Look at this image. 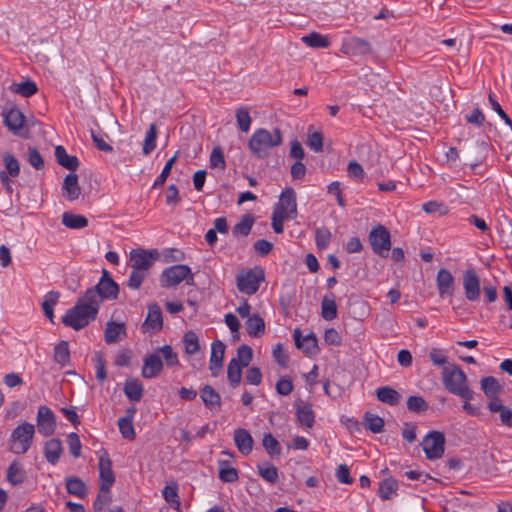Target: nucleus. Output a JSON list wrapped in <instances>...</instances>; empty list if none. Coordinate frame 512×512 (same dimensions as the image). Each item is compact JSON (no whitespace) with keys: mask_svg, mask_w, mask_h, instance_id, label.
<instances>
[{"mask_svg":"<svg viewBox=\"0 0 512 512\" xmlns=\"http://www.w3.org/2000/svg\"><path fill=\"white\" fill-rule=\"evenodd\" d=\"M119 293L118 284L103 270L98 283L85 291L75 306L66 311L62 317L65 326L78 331L96 319L100 305L104 300H115Z\"/></svg>","mask_w":512,"mask_h":512,"instance_id":"nucleus-1","label":"nucleus"},{"mask_svg":"<svg viewBox=\"0 0 512 512\" xmlns=\"http://www.w3.org/2000/svg\"><path fill=\"white\" fill-rule=\"evenodd\" d=\"M283 136L279 129L269 131L264 128L256 129L248 141L250 152L258 159L267 158L270 150L280 146Z\"/></svg>","mask_w":512,"mask_h":512,"instance_id":"nucleus-2","label":"nucleus"},{"mask_svg":"<svg viewBox=\"0 0 512 512\" xmlns=\"http://www.w3.org/2000/svg\"><path fill=\"white\" fill-rule=\"evenodd\" d=\"M442 382L447 391L463 400H472L474 393L469 388L467 376L455 364L445 366L442 370Z\"/></svg>","mask_w":512,"mask_h":512,"instance_id":"nucleus-3","label":"nucleus"},{"mask_svg":"<svg viewBox=\"0 0 512 512\" xmlns=\"http://www.w3.org/2000/svg\"><path fill=\"white\" fill-rule=\"evenodd\" d=\"M35 436V427L28 422H22L16 426L9 437V451L16 455H22L29 451Z\"/></svg>","mask_w":512,"mask_h":512,"instance_id":"nucleus-4","label":"nucleus"},{"mask_svg":"<svg viewBox=\"0 0 512 512\" xmlns=\"http://www.w3.org/2000/svg\"><path fill=\"white\" fill-rule=\"evenodd\" d=\"M264 280L265 273L261 267L243 268L236 275V286L240 293L250 296L259 290Z\"/></svg>","mask_w":512,"mask_h":512,"instance_id":"nucleus-5","label":"nucleus"},{"mask_svg":"<svg viewBox=\"0 0 512 512\" xmlns=\"http://www.w3.org/2000/svg\"><path fill=\"white\" fill-rule=\"evenodd\" d=\"M369 244L373 252L380 257H387L391 249V235L388 229L378 224L371 229L368 235Z\"/></svg>","mask_w":512,"mask_h":512,"instance_id":"nucleus-6","label":"nucleus"},{"mask_svg":"<svg viewBox=\"0 0 512 512\" xmlns=\"http://www.w3.org/2000/svg\"><path fill=\"white\" fill-rule=\"evenodd\" d=\"M184 280H187V284L193 281V274L190 267L184 264L170 266L166 268L160 276L161 286L165 288L177 286Z\"/></svg>","mask_w":512,"mask_h":512,"instance_id":"nucleus-7","label":"nucleus"},{"mask_svg":"<svg viewBox=\"0 0 512 512\" xmlns=\"http://www.w3.org/2000/svg\"><path fill=\"white\" fill-rule=\"evenodd\" d=\"M273 212L289 219H295L297 217L296 193L292 187H286L281 192L279 201L275 204Z\"/></svg>","mask_w":512,"mask_h":512,"instance_id":"nucleus-8","label":"nucleus"},{"mask_svg":"<svg viewBox=\"0 0 512 512\" xmlns=\"http://www.w3.org/2000/svg\"><path fill=\"white\" fill-rule=\"evenodd\" d=\"M445 438L441 432L431 431L422 441V448L429 460L439 459L444 454Z\"/></svg>","mask_w":512,"mask_h":512,"instance_id":"nucleus-9","label":"nucleus"},{"mask_svg":"<svg viewBox=\"0 0 512 512\" xmlns=\"http://www.w3.org/2000/svg\"><path fill=\"white\" fill-rule=\"evenodd\" d=\"M4 125L14 134H17L25 124L23 113L14 105H5L2 110Z\"/></svg>","mask_w":512,"mask_h":512,"instance_id":"nucleus-10","label":"nucleus"},{"mask_svg":"<svg viewBox=\"0 0 512 512\" xmlns=\"http://www.w3.org/2000/svg\"><path fill=\"white\" fill-rule=\"evenodd\" d=\"M99 482L102 490H110L115 482V475L112 470V462L109 455L104 452L98 457Z\"/></svg>","mask_w":512,"mask_h":512,"instance_id":"nucleus-11","label":"nucleus"},{"mask_svg":"<svg viewBox=\"0 0 512 512\" xmlns=\"http://www.w3.org/2000/svg\"><path fill=\"white\" fill-rule=\"evenodd\" d=\"M37 428L38 432L48 437L55 431L56 421L52 410L47 406H40L37 412Z\"/></svg>","mask_w":512,"mask_h":512,"instance_id":"nucleus-12","label":"nucleus"},{"mask_svg":"<svg viewBox=\"0 0 512 512\" xmlns=\"http://www.w3.org/2000/svg\"><path fill=\"white\" fill-rule=\"evenodd\" d=\"M463 288L465 297L471 302L479 300L480 297V280L473 269H468L463 274Z\"/></svg>","mask_w":512,"mask_h":512,"instance_id":"nucleus-13","label":"nucleus"},{"mask_svg":"<svg viewBox=\"0 0 512 512\" xmlns=\"http://www.w3.org/2000/svg\"><path fill=\"white\" fill-rule=\"evenodd\" d=\"M225 349L226 346L221 340H215L211 344L209 370L213 377H217L222 370Z\"/></svg>","mask_w":512,"mask_h":512,"instance_id":"nucleus-14","label":"nucleus"},{"mask_svg":"<svg viewBox=\"0 0 512 512\" xmlns=\"http://www.w3.org/2000/svg\"><path fill=\"white\" fill-rule=\"evenodd\" d=\"M157 251L133 250L130 253L131 268L147 272L153 265Z\"/></svg>","mask_w":512,"mask_h":512,"instance_id":"nucleus-15","label":"nucleus"},{"mask_svg":"<svg viewBox=\"0 0 512 512\" xmlns=\"http://www.w3.org/2000/svg\"><path fill=\"white\" fill-rule=\"evenodd\" d=\"M436 284L441 298L452 297L455 290V280L451 272L441 268L436 276Z\"/></svg>","mask_w":512,"mask_h":512,"instance_id":"nucleus-16","label":"nucleus"},{"mask_svg":"<svg viewBox=\"0 0 512 512\" xmlns=\"http://www.w3.org/2000/svg\"><path fill=\"white\" fill-rule=\"evenodd\" d=\"M372 48L368 41L352 37L342 45V52L349 56H362L371 53Z\"/></svg>","mask_w":512,"mask_h":512,"instance_id":"nucleus-17","label":"nucleus"},{"mask_svg":"<svg viewBox=\"0 0 512 512\" xmlns=\"http://www.w3.org/2000/svg\"><path fill=\"white\" fill-rule=\"evenodd\" d=\"M163 369V362L158 352L147 355L143 360L142 377L152 379L157 377Z\"/></svg>","mask_w":512,"mask_h":512,"instance_id":"nucleus-18","label":"nucleus"},{"mask_svg":"<svg viewBox=\"0 0 512 512\" xmlns=\"http://www.w3.org/2000/svg\"><path fill=\"white\" fill-rule=\"evenodd\" d=\"M296 417L300 424L307 428H311L315 423V416L310 403L297 401L295 403Z\"/></svg>","mask_w":512,"mask_h":512,"instance_id":"nucleus-19","label":"nucleus"},{"mask_svg":"<svg viewBox=\"0 0 512 512\" xmlns=\"http://www.w3.org/2000/svg\"><path fill=\"white\" fill-rule=\"evenodd\" d=\"M295 345L307 355H315L318 352L317 338L310 334L301 337L299 330L294 331Z\"/></svg>","mask_w":512,"mask_h":512,"instance_id":"nucleus-20","label":"nucleus"},{"mask_svg":"<svg viewBox=\"0 0 512 512\" xmlns=\"http://www.w3.org/2000/svg\"><path fill=\"white\" fill-rule=\"evenodd\" d=\"M126 336V327L124 323L109 321L106 323L104 331V340L107 344H113Z\"/></svg>","mask_w":512,"mask_h":512,"instance_id":"nucleus-21","label":"nucleus"},{"mask_svg":"<svg viewBox=\"0 0 512 512\" xmlns=\"http://www.w3.org/2000/svg\"><path fill=\"white\" fill-rule=\"evenodd\" d=\"M234 442L238 451L243 455H248L253 449V439L250 433L243 428L234 431Z\"/></svg>","mask_w":512,"mask_h":512,"instance_id":"nucleus-22","label":"nucleus"},{"mask_svg":"<svg viewBox=\"0 0 512 512\" xmlns=\"http://www.w3.org/2000/svg\"><path fill=\"white\" fill-rule=\"evenodd\" d=\"M63 453L62 443L59 439L52 438L44 445V456L47 462L51 465L58 463Z\"/></svg>","mask_w":512,"mask_h":512,"instance_id":"nucleus-23","label":"nucleus"},{"mask_svg":"<svg viewBox=\"0 0 512 512\" xmlns=\"http://www.w3.org/2000/svg\"><path fill=\"white\" fill-rule=\"evenodd\" d=\"M146 330L159 331L163 327V318L160 307L152 304L148 307V314L144 322Z\"/></svg>","mask_w":512,"mask_h":512,"instance_id":"nucleus-24","label":"nucleus"},{"mask_svg":"<svg viewBox=\"0 0 512 512\" xmlns=\"http://www.w3.org/2000/svg\"><path fill=\"white\" fill-rule=\"evenodd\" d=\"M63 195L69 201H74L79 198L81 189L78 185V176L75 173L68 174L63 182Z\"/></svg>","mask_w":512,"mask_h":512,"instance_id":"nucleus-25","label":"nucleus"},{"mask_svg":"<svg viewBox=\"0 0 512 512\" xmlns=\"http://www.w3.org/2000/svg\"><path fill=\"white\" fill-rule=\"evenodd\" d=\"M480 383L481 389L483 390L485 396L489 399L488 402H493L494 400H501L498 397V395L501 392L502 388L496 378L492 376L483 377Z\"/></svg>","mask_w":512,"mask_h":512,"instance_id":"nucleus-26","label":"nucleus"},{"mask_svg":"<svg viewBox=\"0 0 512 512\" xmlns=\"http://www.w3.org/2000/svg\"><path fill=\"white\" fill-rule=\"evenodd\" d=\"M488 409L493 413H499L501 424L512 428V409L505 407L502 400H494L487 403Z\"/></svg>","mask_w":512,"mask_h":512,"instance_id":"nucleus-27","label":"nucleus"},{"mask_svg":"<svg viewBox=\"0 0 512 512\" xmlns=\"http://www.w3.org/2000/svg\"><path fill=\"white\" fill-rule=\"evenodd\" d=\"M200 396L204 405L211 411H217L220 409V395L211 386H204L200 391Z\"/></svg>","mask_w":512,"mask_h":512,"instance_id":"nucleus-28","label":"nucleus"},{"mask_svg":"<svg viewBox=\"0 0 512 512\" xmlns=\"http://www.w3.org/2000/svg\"><path fill=\"white\" fill-rule=\"evenodd\" d=\"M321 316L327 321L334 320L337 317L336 299L332 292L325 294L322 299Z\"/></svg>","mask_w":512,"mask_h":512,"instance_id":"nucleus-29","label":"nucleus"},{"mask_svg":"<svg viewBox=\"0 0 512 512\" xmlns=\"http://www.w3.org/2000/svg\"><path fill=\"white\" fill-rule=\"evenodd\" d=\"M9 90L22 97L29 98L38 92V87L34 81L26 79L22 82H13L9 86Z\"/></svg>","mask_w":512,"mask_h":512,"instance_id":"nucleus-30","label":"nucleus"},{"mask_svg":"<svg viewBox=\"0 0 512 512\" xmlns=\"http://www.w3.org/2000/svg\"><path fill=\"white\" fill-rule=\"evenodd\" d=\"M55 157L61 166L71 171H75L79 166L78 158L76 156L68 155L63 146H56Z\"/></svg>","mask_w":512,"mask_h":512,"instance_id":"nucleus-31","label":"nucleus"},{"mask_svg":"<svg viewBox=\"0 0 512 512\" xmlns=\"http://www.w3.org/2000/svg\"><path fill=\"white\" fill-rule=\"evenodd\" d=\"M245 326L248 335L252 337H260L265 332V322L258 313L248 317Z\"/></svg>","mask_w":512,"mask_h":512,"instance_id":"nucleus-32","label":"nucleus"},{"mask_svg":"<svg viewBox=\"0 0 512 512\" xmlns=\"http://www.w3.org/2000/svg\"><path fill=\"white\" fill-rule=\"evenodd\" d=\"M377 399L385 404L390 406H395L399 403L401 396L400 394L393 388L389 386H383L377 389L376 391Z\"/></svg>","mask_w":512,"mask_h":512,"instance_id":"nucleus-33","label":"nucleus"},{"mask_svg":"<svg viewBox=\"0 0 512 512\" xmlns=\"http://www.w3.org/2000/svg\"><path fill=\"white\" fill-rule=\"evenodd\" d=\"M398 482L394 478L383 479L379 483L378 495L383 500H389L397 495Z\"/></svg>","mask_w":512,"mask_h":512,"instance_id":"nucleus-34","label":"nucleus"},{"mask_svg":"<svg viewBox=\"0 0 512 512\" xmlns=\"http://www.w3.org/2000/svg\"><path fill=\"white\" fill-rule=\"evenodd\" d=\"M7 481L12 485H20L24 482L26 478L25 471L22 465L18 461H13L8 469L6 474Z\"/></svg>","mask_w":512,"mask_h":512,"instance_id":"nucleus-35","label":"nucleus"},{"mask_svg":"<svg viewBox=\"0 0 512 512\" xmlns=\"http://www.w3.org/2000/svg\"><path fill=\"white\" fill-rule=\"evenodd\" d=\"M66 489L69 494L79 498H85L87 495L85 483L76 476L66 478Z\"/></svg>","mask_w":512,"mask_h":512,"instance_id":"nucleus-36","label":"nucleus"},{"mask_svg":"<svg viewBox=\"0 0 512 512\" xmlns=\"http://www.w3.org/2000/svg\"><path fill=\"white\" fill-rule=\"evenodd\" d=\"M62 223L70 229H81L88 225V220L82 215L65 212L62 215Z\"/></svg>","mask_w":512,"mask_h":512,"instance_id":"nucleus-37","label":"nucleus"},{"mask_svg":"<svg viewBox=\"0 0 512 512\" xmlns=\"http://www.w3.org/2000/svg\"><path fill=\"white\" fill-rule=\"evenodd\" d=\"M219 464V478L221 481L225 483H233L236 482L239 478L238 471L230 466L228 461L221 460L218 462Z\"/></svg>","mask_w":512,"mask_h":512,"instance_id":"nucleus-38","label":"nucleus"},{"mask_svg":"<svg viewBox=\"0 0 512 512\" xmlns=\"http://www.w3.org/2000/svg\"><path fill=\"white\" fill-rule=\"evenodd\" d=\"M126 397L133 402H139L143 396V386L138 380L127 381L124 385Z\"/></svg>","mask_w":512,"mask_h":512,"instance_id":"nucleus-39","label":"nucleus"},{"mask_svg":"<svg viewBox=\"0 0 512 512\" xmlns=\"http://www.w3.org/2000/svg\"><path fill=\"white\" fill-rule=\"evenodd\" d=\"M301 40L304 44L313 48H327L330 45L329 38L317 32H312L308 35H305L301 38Z\"/></svg>","mask_w":512,"mask_h":512,"instance_id":"nucleus-40","label":"nucleus"},{"mask_svg":"<svg viewBox=\"0 0 512 512\" xmlns=\"http://www.w3.org/2000/svg\"><path fill=\"white\" fill-rule=\"evenodd\" d=\"M2 160H3L4 166H5L4 171L7 173V176H10L12 178L19 176L20 164H19V161L17 160V158L13 154H11L9 152H4L2 154Z\"/></svg>","mask_w":512,"mask_h":512,"instance_id":"nucleus-41","label":"nucleus"},{"mask_svg":"<svg viewBox=\"0 0 512 512\" xmlns=\"http://www.w3.org/2000/svg\"><path fill=\"white\" fill-rule=\"evenodd\" d=\"M59 297H60L59 292L50 291L44 296V299L42 302L43 312H44L45 316L51 322H53V317H54L53 309H54V306L57 304Z\"/></svg>","mask_w":512,"mask_h":512,"instance_id":"nucleus-42","label":"nucleus"},{"mask_svg":"<svg viewBox=\"0 0 512 512\" xmlns=\"http://www.w3.org/2000/svg\"><path fill=\"white\" fill-rule=\"evenodd\" d=\"M254 224V217L251 214H245L241 217L240 221L233 227L234 236H247L249 235Z\"/></svg>","mask_w":512,"mask_h":512,"instance_id":"nucleus-43","label":"nucleus"},{"mask_svg":"<svg viewBox=\"0 0 512 512\" xmlns=\"http://www.w3.org/2000/svg\"><path fill=\"white\" fill-rule=\"evenodd\" d=\"M54 360L62 367L70 362V352L67 341L59 342L54 348Z\"/></svg>","mask_w":512,"mask_h":512,"instance_id":"nucleus-44","label":"nucleus"},{"mask_svg":"<svg viewBox=\"0 0 512 512\" xmlns=\"http://www.w3.org/2000/svg\"><path fill=\"white\" fill-rule=\"evenodd\" d=\"M242 368L239 363H236V360H230L227 367V378L230 385L235 388L237 387L242 378Z\"/></svg>","mask_w":512,"mask_h":512,"instance_id":"nucleus-45","label":"nucleus"},{"mask_svg":"<svg viewBox=\"0 0 512 512\" xmlns=\"http://www.w3.org/2000/svg\"><path fill=\"white\" fill-rule=\"evenodd\" d=\"M364 426L373 433H381L384 427V420L376 414L366 412L364 415Z\"/></svg>","mask_w":512,"mask_h":512,"instance_id":"nucleus-46","label":"nucleus"},{"mask_svg":"<svg viewBox=\"0 0 512 512\" xmlns=\"http://www.w3.org/2000/svg\"><path fill=\"white\" fill-rule=\"evenodd\" d=\"M157 127L154 123L149 126L146 132L142 152L144 155H149L156 148Z\"/></svg>","mask_w":512,"mask_h":512,"instance_id":"nucleus-47","label":"nucleus"},{"mask_svg":"<svg viewBox=\"0 0 512 512\" xmlns=\"http://www.w3.org/2000/svg\"><path fill=\"white\" fill-rule=\"evenodd\" d=\"M259 475L267 482L274 484L278 480V469L269 463L258 465Z\"/></svg>","mask_w":512,"mask_h":512,"instance_id":"nucleus-48","label":"nucleus"},{"mask_svg":"<svg viewBox=\"0 0 512 512\" xmlns=\"http://www.w3.org/2000/svg\"><path fill=\"white\" fill-rule=\"evenodd\" d=\"M183 344L185 352L189 355H194L200 349L198 336L193 331H188L184 334Z\"/></svg>","mask_w":512,"mask_h":512,"instance_id":"nucleus-49","label":"nucleus"},{"mask_svg":"<svg viewBox=\"0 0 512 512\" xmlns=\"http://www.w3.org/2000/svg\"><path fill=\"white\" fill-rule=\"evenodd\" d=\"M178 156H179V151H176L175 154L166 162V164L164 165V167L162 169V172L155 179V181L153 183V188L161 187L164 185Z\"/></svg>","mask_w":512,"mask_h":512,"instance_id":"nucleus-50","label":"nucleus"},{"mask_svg":"<svg viewBox=\"0 0 512 512\" xmlns=\"http://www.w3.org/2000/svg\"><path fill=\"white\" fill-rule=\"evenodd\" d=\"M157 352L165 360L168 367H175L179 365V359L177 353L173 350L170 345H164L157 349Z\"/></svg>","mask_w":512,"mask_h":512,"instance_id":"nucleus-51","label":"nucleus"},{"mask_svg":"<svg viewBox=\"0 0 512 512\" xmlns=\"http://www.w3.org/2000/svg\"><path fill=\"white\" fill-rule=\"evenodd\" d=\"M236 120L239 129L242 132H248L251 126L252 119L249 110L246 107H240L236 110Z\"/></svg>","mask_w":512,"mask_h":512,"instance_id":"nucleus-52","label":"nucleus"},{"mask_svg":"<svg viewBox=\"0 0 512 512\" xmlns=\"http://www.w3.org/2000/svg\"><path fill=\"white\" fill-rule=\"evenodd\" d=\"M253 357V352L250 346L248 345H241L237 349V357L232 358L231 360H236V363H239L241 367H247Z\"/></svg>","mask_w":512,"mask_h":512,"instance_id":"nucleus-53","label":"nucleus"},{"mask_svg":"<svg viewBox=\"0 0 512 512\" xmlns=\"http://www.w3.org/2000/svg\"><path fill=\"white\" fill-rule=\"evenodd\" d=\"M110 502V490H102V487H99L98 495L93 503L94 512H104L105 507Z\"/></svg>","mask_w":512,"mask_h":512,"instance_id":"nucleus-54","label":"nucleus"},{"mask_svg":"<svg viewBox=\"0 0 512 512\" xmlns=\"http://www.w3.org/2000/svg\"><path fill=\"white\" fill-rule=\"evenodd\" d=\"M262 444L270 456L280 454V444L271 433L264 434Z\"/></svg>","mask_w":512,"mask_h":512,"instance_id":"nucleus-55","label":"nucleus"},{"mask_svg":"<svg viewBox=\"0 0 512 512\" xmlns=\"http://www.w3.org/2000/svg\"><path fill=\"white\" fill-rule=\"evenodd\" d=\"M422 209L427 214L439 213L440 215H446L448 213V207L440 201H427L422 205Z\"/></svg>","mask_w":512,"mask_h":512,"instance_id":"nucleus-56","label":"nucleus"},{"mask_svg":"<svg viewBox=\"0 0 512 512\" xmlns=\"http://www.w3.org/2000/svg\"><path fill=\"white\" fill-rule=\"evenodd\" d=\"M210 167L218 168L220 170H224L226 167V162L224 159L223 151L220 146H216L213 148L210 159H209Z\"/></svg>","mask_w":512,"mask_h":512,"instance_id":"nucleus-57","label":"nucleus"},{"mask_svg":"<svg viewBox=\"0 0 512 512\" xmlns=\"http://www.w3.org/2000/svg\"><path fill=\"white\" fill-rule=\"evenodd\" d=\"M331 232L327 228H318L315 233V242L319 249H326L331 242Z\"/></svg>","mask_w":512,"mask_h":512,"instance_id":"nucleus-58","label":"nucleus"},{"mask_svg":"<svg viewBox=\"0 0 512 512\" xmlns=\"http://www.w3.org/2000/svg\"><path fill=\"white\" fill-rule=\"evenodd\" d=\"M146 277L147 272L132 268V271L127 281V286L130 289L136 290L140 288Z\"/></svg>","mask_w":512,"mask_h":512,"instance_id":"nucleus-59","label":"nucleus"},{"mask_svg":"<svg viewBox=\"0 0 512 512\" xmlns=\"http://www.w3.org/2000/svg\"><path fill=\"white\" fill-rule=\"evenodd\" d=\"M118 428L123 438L133 440L136 436L133 421L118 419Z\"/></svg>","mask_w":512,"mask_h":512,"instance_id":"nucleus-60","label":"nucleus"},{"mask_svg":"<svg viewBox=\"0 0 512 512\" xmlns=\"http://www.w3.org/2000/svg\"><path fill=\"white\" fill-rule=\"evenodd\" d=\"M67 443H68V447H69V451H70L71 455L74 458L80 457L82 444L79 439V436L74 432L70 433L67 436Z\"/></svg>","mask_w":512,"mask_h":512,"instance_id":"nucleus-61","label":"nucleus"},{"mask_svg":"<svg viewBox=\"0 0 512 512\" xmlns=\"http://www.w3.org/2000/svg\"><path fill=\"white\" fill-rule=\"evenodd\" d=\"M28 162L36 170L44 168V160L38 150L34 147L28 149Z\"/></svg>","mask_w":512,"mask_h":512,"instance_id":"nucleus-62","label":"nucleus"},{"mask_svg":"<svg viewBox=\"0 0 512 512\" xmlns=\"http://www.w3.org/2000/svg\"><path fill=\"white\" fill-rule=\"evenodd\" d=\"M407 407L410 411L421 412L427 409V404L420 396H410L407 400Z\"/></svg>","mask_w":512,"mask_h":512,"instance_id":"nucleus-63","label":"nucleus"},{"mask_svg":"<svg viewBox=\"0 0 512 512\" xmlns=\"http://www.w3.org/2000/svg\"><path fill=\"white\" fill-rule=\"evenodd\" d=\"M429 358L435 366H442L447 363V355L440 348H432L429 352Z\"/></svg>","mask_w":512,"mask_h":512,"instance_id":"nucleus-64","label":"nucleus"}]
</instances>
